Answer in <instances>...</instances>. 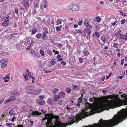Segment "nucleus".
I'll use <instances>...</instances> for the list:
<instances>
[{
	"label": "nucleus",
	"instance_id": "nucleus-1",
	"mask_svg": "<svg viewBox=\"0 0 127 127\" xmlns=\"http://www.w3.org/2000/svg\"><path fill=\"white\" fill-rule=\"evenodd\" d=\"M106 98L107 99L106 101L107 104L103 103L97 104L95 105L92 106V104L88 102L86 103L85 106L87 108H90L93 112L90 111V112H85L84 115L82 116L81 114H77L75 119L71 121V124L78 122L81 120L82 118H84L85 117L92 115L96 113L99 112L101 110H109L110 108H115L123 105H127V97L125 98V100L123 102L118 97V94L116 95L115 94H114L107 96Z\"/></svg>",
	"mask_w": 127,
	"mask_h": 127
},
{
	"label": "nucleus",
	"instance_id": "nucleus-2",
	"mask_svg": "<svg viewBox=\"0 0 127 127\" xmlns=\"http://www.w3.org/2000/svg\"><path fill=\"white\" fill-rule=\"evenodd\" d=\"M45 117L44 119H47L46 124L47 125L52 126L53 124L54 123L57 124V122H59L55 118V116L58 118L59 116H54L53 114L49 113L45 114Z\"/></svg>",
	"mask_w": 127,
	"mask_h": 127
},
{
	"label": "nucleus",
	"instance_id": "nucleus-3",
	"mask_svg": "<svg viewBox=\"0 0 127 127\" xmlns=\"http://www.w3.org/2000/svg\"><path fill=\"white\" fill-rule=\"evenodd\" d=\"M68 8L73 11H77L79 10V7L78 5L74 4L70 5L68 7Z\"/></svg>",
	"mask_w": 127,
	"mask_h": 127
},
{
	"label": "nucleus",
	"instance_id": "nucleus-4",
	"mask_svg": "<svg viewBox=\"0 0 127 127\" xmlns=\"http://www.w3.org/2000/svg\"><path fill=\"white\" fill-rule=\"evenodd\" d=\"M34 86L32 85H30L26 87L25 91L27 94L32 93L34 89Z\"/></svg>",
	"mask_w": 127,
	"mask_h": 127
},
{
	"label": "nucleus",
	"instance_id": "nucleus-5",
	"mask_svg": "<svg viewBox=\"0 0 127 127\" xmlns=\"http://www.w3.org/2000/svg\"><path fill=\"white\" fill-rule=\"evenodd\" d=\"M29 2V0H23L22 2V4L26 10L29 9L30 6Z\"/></svg>",
	"mask_w": 127,
	"mask_h": 127
},
{
	"label": "nucleus",
	"instance_id": "nucleus-6",
	"mask_svg": "<svg viewBox=\"0 0 127 127\" xmlns=\"http://www.w3.org/2000/svg\"><path fill=\"white\" fill-rule=\"evenodd\" d=\"M113 47L115 48H117L119 47L120 48H121V45L117 43H114L113 44ZM120 51L121 49L120 48L117 49L116 50V51L120 52Z\"/></svg>",
	"mask_w": 127,
	"mask_h": 127
},
{
	"label": "nucleus",
	"instance_id": "nucleus-7",
	"mask_svg": "<svg viewBox=\"0 0 127 127\" xmlns=\"http://www.w3.org/2000/svg\"><path fill=\"white\" fill-rule=\"evenodd\" d=\"M89 21L88 20H85L84 22V25L87 28L90 29L92 28V27L91 25L89 24Z\"/></svg>",
	"mask_w": 127,
	"mask_h": 127
},
{
	"label": "nucleus",
	"instance_id": "nucleus-8",
	"mask_svg": "<svg viewBox=\"0 0 127 127\" xmlns=\"http://www.w3.org/2000/svg\"><path fill=\"white\" fill-rule=\"evenodd\" d=\"M5 60L3 59L1 61V63H2L1 67L2 68H5L7 65L6 64L7 62Z\"/></svg>",
	"mask_w": 127,
	"mask_h": 127
},
{
	"label": "nucleus",
	"instance_id": "nucleus-9",
	"mask_svg": "<svg viewBox=\"0 0 127 127\" xmlns=\"http://www.w3.org/2000/svg\"><path fill=\"white\" fill-rule=\"evenodd\" d=\"M41 89L39 88L35 89L34 87V89L33 91L32 94L34 95H37L40 92Z\"/></svg>",
	"mask_w": 127,
	"mask_h": 127
},
{
	"label": "nucleus",
	"instance_id": "nucleus-10",
	"mask_svg": "<svg viewBox=\"0 0 127 127\" xmlns=\"http://www.w3.org/2000/svg\"><path fill=\"white\" fill-rule=\"evenodd\" d=\"M58 95L60 98H63L65 96V93L64 92L61 91L59 93Z\"/></svg>",
	"mask_w": 127,
	"mask_h": 127
},
{
	"label": "nucleus",
	"instance_id": "nucleus-11",
	"mask_svg": "<svg viewBox=\"0 0 127 127\" xmlns=\"http://www.w3.org/2000/svg\"><path fill=\"white\" fill-rule=\"evenodd\" d=\"M38 103L40 105H43L45 103V102L44 100L43 99H38L37 101Z\"/></svg>",
	"mask_w": 127,
	"mask_h": 127
},
{
	"label": "nucleus",
	"instance_id": "nucleus-12",
	"mask_svg": "<svg viewBox=\"0 0 127 127\" xmlns=\"http://www.w3.org/2000/svg\"><path fill=\"white\" fill-rule=\"evenodd\" d=\"M44 3H42L41 5H40V8L41 9H42V8L44 6V8H46L47 7V1L45 0H44L43 1Z\"/></svg>",
	"mask_w": 127,
	"mask_h": 127
},
{
	"label": "nucleus",
	"instance_id": "nucleus-13",
	"mask_svg": "<svg viewBox=\"0 0 127 127\" xmlns=\"http://www.w3.org/2000/svg\"><path fill=\"white\" fill-rule=\"evenodd\" d=\"M84 56H88L90 54V53L88 50H86V49H84L82 51Z\"/></svg>",
	"mask_w": 127,
	"mask_h": 127
},
{
	"label": "nucleus",
	"instance_id": "nucleus-14",
	"mask_svg": "<svg viewBox=\"0 0 127 127\" xmlns=\"http://www.w3.org/2000/svg\"><path fill=\"white\" fill-rule=\"evenodd\" d=\"M54 95L55 97L53 99V101L55 102H57L60 98L58 95Z\"/></svg>",
	"mask_w": 127,
	"mask_h": 127
},
{
	"label": "nucleus",
	"instance_id": "nucleus-15",
	"mask_svg": "<svg viewBox=\"0 0 127 127\" xmlns=\"http://www.w3.org/2000/svg\"><path fill=\"white\" fill-rule=\"evenodd\" d=\"M6 14L4 12H2L0 14V17L2 19H4L5 18Z\"/></svg>",
	"mask_w": 127,
	"mask_h": 127
},
{
	"label": "nucleus",
	"instance_id": "nucleus-16",
	"mask_svg": "<svg viewBox=\"0 0 127 127\" xmlns=\"http://www.w3.org/2000/svg\"><path fill=\"white\" fill-rule=\"evenodd\" d=\"M41 114V113H39L38 111H33L31 113V114L34 116L40 115Z\"/></svg>",
	"mask_w": 127,
	"mask_h": 127
},
{
	"label": "nucleus",
	"instance_id": "nucleus-17",
	"mask_svg": "<svg viewBox=\"0 0 127 127\" xmlns=\"http://www.w3.org/2000/svg\"><path fill=\"white\" fill-rule=\"evenodd\" d=\"M85 32L88 34H90L91 33V31L90 29H88L87 28H86L85 29Z\"/></svg>",
	"mask_w": 127,
	"mask_h": 127
},
{
	"label": "nucleus",
	"instance_id": "nucleus-18",
	"mask_svg": "<svg viewBox=\"0 0 127 127\" xmlns=\"http://www.w3.org/2000/svg\"><path fill=\"white\" fill-rule=\"evenodd\" d=\"M44 33V32H43L41 34V36L42 37V39L44 40H45L46 38V34Z\"/></svg>",
	"mask_w": 127,
	"mask_h": 127
},
{
	"label": "nucleus",
	"instance_id": "nucleus-19",
	"mask_svg": "<svg viewBox=\"0 0 127 127\" xmlns=\"http://www.w3.org/2000/svg\"><path fill=\"white\" fill-rule=\"evenodd\" d=\"M56 58L59 61H61L62 60V58H61V56L59 54H58L57 55L56 57Z\"/></svg>",
	"mask_w": 127,
	"mask_h": 127
},
{
	"label": "nucleus",
	"instance_id": "nucleus-20",
	"mask_svg": "<svg viewBox=\"0 0 127 127\" xmlns=\"http://www.w3.org/2000/svg\"><path fill=\"white\" fill-rule=\"evenodd\" d=\"M12 93L13 94V95H18L19 94V93L18 90H15L12 92Z\"/></svg>",
	"mask_w": 127,
	"mask_h": 127
},
{
	"label": "nucleus",
	"instance_id": "nucleus-21",
	"mask_svg": "<svg viewBox=\"0 0 127 127\" xmlns=\"http://www.w3.org/2000/svg\"><path fill=\"white\" fill-rule=\"evenodd\" d=\"M59 91V90L55 88H54L53 91V94L55 95H56L57 92Z\"/></svg>",
	"mask_w": 127,
	"mask_h": 127
},
{
	"label": "nucleus",
	"instance_id": "nucleus-22",
	"mask_svg": "<svg viewBox=\"0 0 127 127\" xmlns=\"http://www.w3.org/2000/svg\"><path fill=\"white\" fill-rule=\"evenodd\" d=\"M62 26V25H60V26H57L56 28V31L58 32L60 31L61 30Z\"/></svg>",
	"mask_w": 127,
	"mask_h": 127
},
{
	"label": "nucleus",
	"instance_id": "nucleus-23",
	"mask_svg": "<svg viewBox=\"0 0 127 127\" xmlns=\"http://www.w3.org/2000/svg\"><path fill=\"white\" fill-rule=\"evenodd\" d=\"M43 29L44 31V33L46 34H47L48 33V29L46 27H44L43 28Z\"/></svg>",
	"mask_w": 127,
	"mask_h": 127
},
{
	"label": "nucleus",
	"instance_id": "nucleus-24",
	"mask_svg": "<svg viewBox=\"0 0 127 127\" xmlns=\"http://www.w3.org/2000/svg\"><path fill=\"white\" fill-rule=\"evenodd\" d=\"M47 102L49 105H51L52 102V100L51 98H48L47 100Z\"/></svg>",
	"mask_w": 127,
	"mask_h": 127
},
{
	"label": "nucleus",
	"instance_id": "nucleus-25",
	"mask_svg": "<svg viewBox=\"0 0 127 127\" xmlns=\"http://www.w3.org/2000/svg\"><path fill=\"white\" fill-rule=\"evenodd\" d=\"M6 126L8 127H10L12 125H13L14 126L15 125L14 123H7L6 124Z\"/></svg>",
	"mask_w": 127,
	"mask_h": 127
},
{
	"label": "nucleus",
	"instance_id": "nucleus-26",
	"mask_svg": "<svg viewBox=\"0 0 127 127\" xmlns=\"http://www.w3.org/2000/svg\"><path fill=\"white\" fill-rule=\"evenodd\" d=\"M51 64L53 65H54L56 63V61L53 59H52L50 62Z\"/></svg>",
	"mask_w": 127,
	"mask_h": 127
},
{
	"label": "nucleus",
	"instance_id": "nucleus-27",
	"mask_svg": "<svg viewBox=\"0 0 127 127\" xmlns=\"http://www.w3.org/2000/svg\"><path fill=\"white\" fill-rule=\"evenodd\" d=\"M101 39L102 41L104 42H105L106 40V38L104 36H101Z\"/></svg>",
	"mask_w": 127,
	"mask_h": 127
},
{
	"label": "nucleus",
	"instance_id": "nucleus-28",
	"mask_svg": "<svg viewBox=\"0 0 127 127\" xmlns=\"http://www.w3.org/2000/svg\"><path fill=\"white\" fill-rule=\"evenodd\" d=\"M118 37L120 39H124V37L123 35L122 34H120L118 35Z\"/></svg>",
	"mask_w": 127,
	"mask_h": 127
},
{
	"label": "nucleus",
	"instance_id": "nucleus-29",
	"mask_svg": "<svg viewBox=\"0 0 127 127\" xmlns=\"http://www.w3.org/2000/svg\"><path fill=\"white\" fill-rule=\"evenodd\" d=\"M66 91L68 94H70V93L71 92V90L68 87L66 88Z\"/></svg>",
	"mask_w": 127,
	"mask_h": 127
},
{
	"label": "nucleus",
	"instance_id": "nucleus-30",
	"mask_svg": "<svg viewBox=\"0 0 127 127\" xmlns=\"http://www.w3.org/2000/svg\"><path fill=\"white\" fill-rule=\"evenodd\" d=\"M41 35V34L40 33H39L38 34H36L35 36L36 37L37 39H40V38Z\"/></svg>",
	"mask_w": 127,
	"mask_h": 127
},
{
	"label": "nucleus",
	"instance_id": "nucleus-31",
	"mask_svg": "<svg viewBox=\"0 0 127 127\" xmlns=\"http://www.w3.org/2000/svg\"><path fill=\"white\" fill-rule=\"evenodd\" d=\"M81 30H79L77 29L75 30V34H79L81 32Z\"/></svg>",
	"mask_w": 127,
	"mask_h": 127
},
{
	"label": "nucleus",
	"instance_id": "nucleus-32",
	"mask_svg": "<svg viewBox=\"0 0 127 127\" xmlns=\"http://www.w3.org/2000/svg\"><path fill=\"white\" fill-rule=\"evenodd\" d=\"M80 63H83L84 60V58H83L81 57H80L79 59Z\"/></svg>",
	"mask_w": 127,
	"mask_h": 127
},
{
	"label": "nucleus",
	"instance_id": "nucleus-33",
	"mask_svg": "<svg viewBox=\"0 0 127 127\" xmlns=\"http://www.w3.org/2000/svg\"><path fill=\"white\" fill-rule=\"evenodd\" d=\"M120 14L122 15L123 16H127V14H126L125 13H124L123 12H122L120 11H119Z\"/></svg>",
	"mask_w": 127,
	"mask_h": 127
},
{
	"label": "nucleus",
	"instance_id": "nucleus-34",
	"mask_svg": "<svg viewBox=\"0 0 127 127\" xmlns=\"http://www.w3.org/2000/svg\"><path fill=\"white\" fill-rule=\"evenodd\" d=\"M10 102L13 101L14 99H15V97L14 96H11L8 98Z\"/></svg>",
	"mask_w": 127,
	"mask_h": 127
},
{
	"label": "nucleus",
	"instance_id": "nucleus-35",
	"mask_svg": "<svg viewBox=\"0 0 127 127\" xmlns=\"http://www.w3.org/2000/svg\"><path fill=\"white\" fill-rule=\"evenodd\" d=\"M26 72L28 73L27 75H28V76L29 77H32V76H31V73L30 72H29V70H27V71Z\"/></svg>",
	"mask_w": 127,
	"mask_h": 127
},
{
	"label": "nucleus",
	"instance_id": "nucleus-36",
	"mask_svg": "<svg viewBox=\"0 0 127 127\" xmlns=\"http://www.w3.org/2000/svg\"><path fill=\"white\" fill-rule=\"evenodd\" d=\"M2 25L5 27L7 26L8 25V23L7 22H3L2 23Z\"/></svg>",
	"mask_w": 127,
	"mask_h": 127
},
{
	"label": "nucleus",
	"instance_id": "nucleus-37",
	"mask_svg": "<svg viewBox=\"0 0 127 127\" xmlns=\"http://www.w3.org/2000/svg\"><path fill=\"white\" fill-rule=\"evenodd\" d=\"M23 76L25 78V80L26 81H27L28 80V77L25 74H23Z\"/></svg>",
	"mask_w": 127,
	"mask_h": 127
},
{
	"label": "nucleus",
	"instance_id": "nucleus-38",
	"mask_svg": "<svg viewBox=\"0 0 127 127\" xmlns=\"http://www.w3.org/2000/svg\"><path fill=\"white\" fill-rule=\"evenodd\" d=\"M61 63L63 65H66V63L65 61H63L61 62Z\"/></svg>",
	"mask_w": 127,
	"mask_h": 127
},
{
	"label": "nucleus",
	"instance_id": "nucleus-39",
	"mask_svg": "<svg viewBox=\"0 0 127 127\" xmlns=\"http://www.w3.org/2000/svg\"><path fill=\"white\" fill-rule=\"evenodd\" d=\"M40 53L41 55L43 56H44L45 55L43 51L42 50H40Z\"/></svg>",
	"mask_w": 127,
	"mask_h": 127
},
{
	"label": "nucleus",
	"instance_id": "nucleus-40",
	"mask_svg": "<svg viewBox=\"0 0 127 127\" xmlns=\"http://www.w3.org/2000/svg\"><path fill=\"white\" fill-rule=\"evenodd\" d=\"M38 4H35L34 5V10L35 11H36V9L37 8V7H38Z\"/></svg>",
	"mask_w": 127,
	"mask_h": 127
},
{
	"label": "nucleus",
	"instance_id": "nucleus-41",
	"mask_svg": "<svg viewBox=\"0 0 127 127\" xmlns=\"http://www.w3.org/2000/svg\"><path fill=\"white\" fill-rule=\"evenodd\" d=\"M37 32V30L36 29H33L32 31V33L33 34H35Z\"/></svg>",
	"mask_w": 127,
	"mask_h": 127
},
{
	"label": "nucleus",
	"instance_id": "nucleus-42",
	"mask_svg": "<svg viewBox=\"0 0 127 127\" xmlns=\"http://www.w3.org/2000/svg\"><path fill=\"white\" fill-rule=\"evenodd\" d=\"M10 102V100L9 98L6 99L4 101V103L5 104H7L9 102Z\"/></svg>",
	"mask_w": 127,
	"mask_h": 127
},
{
	"label": "nucleus",
	"instance_id": "nucleus-43",
	"mask_svg": "<svg viewBox=\"0 0 127 127\" xmlns=\"http://www.w3.org/2000/svg\"><path fill=\"white\" fill-rule=\"evenodd\" d=\"M96 19L97 22H99L101 21V19L100 17L98 16L97 17Z\"/></svg>",
	"mask_w": 127,
	"mask_h": 127
},
{
	"label": "nucleus",
	"instance_id": "nucleus-44",
	"mask_svg": "<svg viewBox=\"0 0 127 127\" xmlns=\"http://www.w3.org/2000/svg\"><path fill=\"white\" fill-rule=\"evenodd\" d=\"M61 22H62L61 20L60 19H59L58 20L57 22L56 25H58L59 24H61Z\"/></svg>",
	"mask_w": 127,
	"mask_h": 127
},
{
	"label": "nucleus",
	"instance_id": "nucleus-45",
	"mask_svg": "<svg viewBox=\"0 0 127 127\" xmlns=\"http://www.w3.org/2000/svg\"><path fill=\"white\" fill-rule=\"evenodd\" d=\"M54 23V21L52 20H51L49 21V24H53Z\"/></svg>",
	"mask_w": 127,
	"mask_h": 127
},
{
	"label": "nucleus",
	"instance_id": "nucleus-46",
	"mask_svg": "<svg viewBox=\"0 0 127 127\" xmlns=\"http://www.w3.org/2000/svg\"><path fill=\"white\" fill-rule=\"evenodd\" d=\"M83 99V98L82 97H80V98H79L78 99V100H79V101H78V102H80L81 103L82 102V99Z\"/></svg>",
	"mask_w": 127,
	"mask_h": 127
},
{
	"label": "nucleus",
	"instance_id": "nucleus-47",
	"mask_svg": "<svg viewBox=\"0 0 127 127\" xmlns=\"http://www.w3.org/2000/svg\"><path fill=\"white\" fill-rule=\"evenodd\" d=\"M9 16L7 15V16H6V18L5 19V22H8L9 21Z\"/></svg>",
	"mask_w": 127,
	"mask_h": 127
},
{
	"label": "nucleus",
	"instance_id": "nucleus-48",
	"mask_svg": "<svg viewBox=\"0 0 127 127\" xmlns=\"http://www.w3.org/2000/svg\"><path fill=\"white\" fill-rule=\"evenodd\" d=\"M127 96V95H126L125 94H123L122 95H121V97L122 98H125L126 97V96Z\"/></svg>",
	"mask_w": 127,
	"mask_h": 127
},
{
	"label": "nucleus",
	"instance_id": "nucleus-49",
	"mask_svg": "<svg viewBox=\"0 0 127 127\" xmlns=\"http://www.w3.org/2000/svg\"><path fill=\"white\" fill-rule=\"evenodd\" d=\"M126 22L125 20L124 19H122L121 21V24H124Z\"/></svg>",
	"mask_w": 127,
	"mask_h": 127
},
{
	"label": "nucleus",
	"instance_id": "nucleus-50",
	"mask_svg": "<svg viewBox=\"0 0 127 127\" xmlns=\"http://www.w3.org/2000/svg\"><path fill=\"white\" fill-rule=\"evenodd\" d=\"M52 71V70H51L49 71H47L46 70H45V69L43 70V71L44 72L46 73H49V72H50L51 71Z\"/></svg>",
	"mask_w": 127,
	"mask_h": 127
},
{
	"label": "nucleus",
	"instance_id": "nucleus-51",
	"mask_svg": "<svg viewBox=\"0 0 127 127\" xmlns=\"http://www.w3.org/2000/svg\"><path fill=\"white\" fill-rule=\"evenodd\" d=\"M16 14L18 13V9L17 8H15L14 9Z\"/></svg>",
	"mask_w": 127,
	"mask_h": 127
},
{
	"label": "nucleus",
	"instance_id": "nucleus-52",
	"mask_svg": "<svg viewBox=\"0 0 127 127\" xmlns=\"http://www.w3.org/2000/svg\"><path fill=\"white\" fill-rule=\"evenodd\" d=\"M28 121L30 122L31 124V125H30V127H32L33 126V121L31 120H29Z\"/></svg>",
	"mask_w": 127,
	"mask_h": 127
},
{
	"label": "nucleus",
	"instance_id": "nucleus-53",
	"mask_svg": "<svg viewBox=\"0 0 127 127\" xmlns=\"http://www.w3.org/2000/svg\"><path fill=\"white\" fill-rule=\"evenodd\" d=\"M95 35L97 36L98 37H99L100 36V35L99 34V33L97 32H95Z\"/></svg>",
	"mask_w": 127,
	"mask_h": 127
},
{
	"label": "nucleus",
	"instance_id": "nucleus-54",
	"mask_svg": "<svg viewBox=\"0 0 127 127\" xmlns=\"http://www.w3.org/2000/svg\"><path fill=\"white\" fill-rule=\"evenodd\" d=\"M118 22V21H115L114 23H111V25L113 26H114L115 24Z\"/></svg>",
	"mask_w": 127,
	"mask_h": 127
},
{
	"label": "nucleus",
	"instance_id": "nucleus-55",
	"mask_svg": "<svg viewBox=\"0 0 127 127\" xmlns=\"http://www.w3.org/2000/svg\"><path fill=\"white\" fill-rule=\"evenodd\" d=\"M83 23L82 20H81V21H79L78 22V24L79 25H81Z\"/></svg>",
	"mask_w": 127,
	"mask_h": 127
},
{
	"label": "nucleus",
	"instance_id": "nucleus-56",
	"mask_svg": "<svg viewBox=\"0 0 127 127\" xmlns=\"http://www.w3.org/2000/svg\"><path fill=\"white\" fill-rule=\"evenodd\" d=\"M89 100L91 102H93L94 101V99L92 98H90L89 99Z\"/></svg>",
	"mask_w": 127,
	"mask_h": 127
},
{
	"label": "nucleus",
	"instance_id": "nucleus-57",
	"mask_svg": "<svg viewBox=\"0 0 127 127\" xmlns=\"http://www.w3.org/2000/svg\"><path fill=\"white\" fill-rule=\"evenodd\" d=\"M44 96L43 95H41L39 97V99H43L44 98Z\"/></svg>",
	"mask_w": 127,
	"mask_h": 127
},
{
	"label": "nucleus",
	"instance_id": "nucleus-58",
	"mask_svg": "<svg viewBox=\"0 0 127 127\" xmlns=\"http://www.w3.org/2000/svg\"><path fill=\"white\" fill-rule=\"evenodd\" d=\"M124 59H122V60L121 62V65H123V63L124 62Z\"/></svg>",
	"mask_w": 127,
	"mask_h": 127
},
{
	"label": "nucleus",
	"instance_id": "nucleus-59",
	"mask_svg": "<svg viewBox=\"0 0 127 127\" xmlns=\"http://www.w3.org/2000/svg\"><path fill=\"white\" fill-rule=\"evenodd\" d=\"M24 23L25 25L26 24H27V23L28 21L26 19H24Z\"/></svg>",
	"mask_w": 127,
	"mask_h": 127
},
{
	"label": "nucleus",
	"instance_id": "nucleus-60",
	"mask_svg": "<svg viewBox=\"0 0 127 127\" xmlns=\"http://www.w3.org/2000/svg\"><path fill=\"white\" fill-rule=\"evenodd\" d=\"M102 92L104 94H105L107 92V91L106 90H102Z\"/></svg>",
	"mask_w": 127,
	"mask_h": 127
},
{
	"label": "nucleus",
	"instance_id": "nucleus-61",
	"mask_svg": "<svg viewBox=\"0 0 127 127\" xmlns=\"http://www.w3.org/2000/svg\"><path fill=\"white\" fill-rule=\"evenodd\" d=\"M124 36L125 40H127V33H126L125 34H124Z\"/></svg>",
	"mask_w": 127,
	"mask_h": 127
},
{
	"label": "nucleus",
	"instance_id": "nucleus-62",
	"mask_svg": "<svg viewBox=\"0 0 127 127\" xmlns=\"http://www.w3.org/2000/svg\"><path fill=\"white\" fill-rule=\"evenodd\" d=\"M13 26L15 28H16L17 27V25H16V21L14 22Z\"/></svg>",
	"mask_w": 127,
	"mask_h": 127
},
{
	"label": "nucleus",
	"instance_id": "nucleus-63",
	"mask_svg": "<svg viewBox=\"0 0 127 127\" xmlns=\"http://www.w3.org/2000/svg\"><path fill=\"white\" fill-rule=\"evenodd\" d=\"M16 118L15 117H12V119H11V121L12 122H13L14 121L15 119H16Z\"/></svg>",
	"mask_w": 127,
	"mask_h": 127
},
{
	"label": "nucleus",
	"instance_id": "nucleus-64",
	"mask_svg": "<svg viewBox=\"0 0 127 127\" xmlns=\"http://www.w3.org/2000/svg\"><path fill=\"white\" fill-rule=\"evenodd\" d=\"M121 54V53L120 52H118L117 54V55L119 57L120 56Z\"/></svg>",
	"mask_w": 127,
	"mask_h": 127
}]
</instances>
